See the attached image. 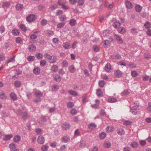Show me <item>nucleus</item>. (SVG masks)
I'll return each instance as SVG.
<instances>
[{
    "mask_svg": "<svg viewBox=\"0 0 151 151\" xmlns=\"http://www.w3.org/2000/svg\"><path fill=\"white\" fill-rule=\"evenodd\" d=\"M20 139L21 137L19 136L16 135L14 138V142H17L19 141L20 140Z\"/></svg>",
    "mask_w": 151,
    "mask_h": 151,
    "instance_id": "473e14b6",
    "label": "nucleus"
},
{
    "mask_svg": "<svg viewBox=\"0 0 151 151\" xmlns=\"http://www.w3.org/2000/svg\"><path fill=\"white\" fill-rule=\"evenodd\" d=\"M70 45V44L68 42H67L65 43L63 45V47L66 49H68L69 48V47Z\"/></svg>",
    "mask_w": 151,
    "mask_h": 151,
    "instance_id": "bb28decb",
    "label": "nucleus"
},
{
    "mask_svg": "<svg viewBox=\"0 0 151 151\" xmlns=\"http://www.w3.org/2000/svg\"><path fill=\"white\" fill-rule=\"evenodd\" d=\"M96 127V125L94 123L90 124L88 126V128L91 129H93Z\"/></svg>",
    "mask_w": 151,
    "mask_h": 151,
    "instance_id": "a19ab883",
    "label": "nucleus"
},
{
    "mask_svg": "<svg viewBox=\"0 0 151 151\" xmlns=\"http://www.w3.org/2000/svg\"><path fill=\"white\" fill-rule=\"evenodd\" d=\"M47 63L46 61L45 60H41L40 62V65L42 67L45 66Z\"/></svg>",
    "mask_w": 151,
    "mask_h": 151,
    "instance_id": "cd10ccee",
    "label": "nucleus"
},
{
    "mask_svg": "<svg viewBox=\"0 0 151 151\" xmlns=\"http://www.w3.org/2000/svg\"><path fill=\"white\" fill-rule=\"evenodd\" d=\"M99 136L101 139H103L106 137V134L104 132H102L100 134Z\"/></svg>",
    "mask_w": 151,
    "mask_h": 151,
    "instance_id": "4c0bfd02",
    "label": "nucleus"
},
{
    "mask_svg": "<svg viewBox=\"0 0 151 151\" xmlns=\"http://www.w3.org/2000/svg\"><path fill=\"white\" fill-rule=\"evenodd\" d=\"M84 2V0H78L77 1L78 4L80 6L82 5L83 4Z\"/></svg>",
    "mask_w": 151,
    "mask_h": 151,
    "instance_id": "052dcab7",
    "label": "nucleus"
},
{
    "mask_svg": "<svg viewBox=\"0 0 151 151\" xmlns=\"http://www.w3.org/2000/svg\"><path fill=\"white\" fill-rule=\"evenodd\" d=\"M14 84L15 86L19 87L21 85V83L19 81H16L14 82Z\"/></svg>",
    "mask_w": 151,
    "mask_h": 151,
    "instance_id": "58836bf2",
    "label": "nucleus"
},
{
    "mask_svg": "<svg viewBox=\"0 0 151 151\" xmlns=\"http://www.w3.org/2000/svg\"><path fill=\"white\" fill-rule=\"evenodd\" d=\"M74 106L73 103L72 102H69L67 103V106L68 108H72Z\"/></svg>",
    "mask_w": 151,
    "mask_h": 151,
    "instance_id": "c9c22d12",
    "label": "nucleus"
},
{
    "mask_svg": "<svg viewBox=\"0 0 151 151\" xmlns=\"http://www.w3.org/2000/svg\"><path fill=\"white\" fill-rule=\"evenodd\" d=\"M27 59L29 61H32L35 60V57L33 56L30 55L28 57Z\"/></svg>",
    "mask_w": 151,
    "mask_h": 151,
    "instance_id": "ea45409f",
    "label": "nucleus"
},
{
    "mask_svg": "<svg viewBox=\"0 0 151 151\" xmlns=\"http://www.w3.org/2000/svg\"><path fill=\"white\" fill-rule=\"evenodd\" d=\"M35 56L38 59H41L42 58V55L41 53H39L36 54Z\"/></svg>",
    "mask_w": 151,
    "mask_h": 151,
    "instance_id": "6e6d98bb",
    "label": "nucleus"
},
{
    "mask_svg": "<svg viewBox=\"0 0 151 151\" xmlns=\"http://www.w3.org/2000/svg\"><path fill=\"white\" fill-rule=\"evenodd\" d=\"M62 141L64 143H66L69 142L70 139L69 137L67 136H64L61 138Z\"/></svg>",
    "mask_w": 151,
    "mask_h": 151,
    "instance_id": "1a4fd4ad",
    "label": "nucleus"
},
{
    "mask_svg": "<svg viewBox=\"0 0 151 151\" xmlns=\"http://www.w3.org/2000/svg\"><path fill=\"white\" fill-rule=\"evenodd\" d=\"M78 42L75 41L73 43L72 45V48L73 49L76 48L77 47V45L78 44Z\"/></svg>",
    "mask_w": 151,
    "mask_h": 151,
    "instance_id": "69168bd1",
    "label": "nucleus"
},
{
    "mask_svg": "<svg viewBox=\"0 0 151 151\" xmlns=\"http://www.w3.org/2000/svg\"><path fill=\"white\" fill-rule=\"evenodd\" d=\"M130 146L133 148H137L139 145L138 143L136 141H133L130 144Z\"/></svg>",
    "mask_w": 151,
    "mask_h": 151,
    "instance_id": "0eeeda50",
    "label": "nucleus"
},
{
    "mask_svg": "<svg viewBox=\"0 0 151 151\" xmlns=\"http://www.w3.org/2000/svg\"><path fill=\"white\" fill-rule=\"evenodd\" d=\"M54 79L57 82H60L61 80V78L59 75H56Z\"/></svg>",
    "mask_w": 151,
    "mask_h": 151,
    "instance_id": "b1692460",
    "label": "nucleus"
},
{
    "mask_svg": "<svg viewBox=\"0 0 151 151\" xmlns=\"http://www.w3.org/2000/svg\"><path fill=\"white\" fill-rule=\"evenodd\" d=\"M118 32L120 33L123 34L125 33L126 31L125 29L122 27H119L118 29Z\"/></svg>",
    "mask_w": 151,
    "mask_h": 151,
    "instance_id": "4be33fe9",
    "label": "nucleus"
},
{
    "mask_svg": "<svg viewBox=\"0 0 151 151\" xmlns=\"http://www.w3.org/2000/svg\"><path fill=\"white\" fill-rule=\"evenodd\" d=\"M36 49V47L34 44H32L29 45L28 47L29 50L31 52L35 51Z\"/></svg>",
    "mask_w": 151,
    "mask_h": 151,
    "instance_id": "9b49d317",
    "label": "nucleus"
},
{
    "mask_svg": "<svg viewBox=\"0 0 151 151\" xmlns=\"http://www.w3.org/2000/svg\"><path fill=\"white\" fill-rule=\"evenodd\" d=\"M48 147L47 145H45L42 146L41 149L43 151H47L48 149Z\"/></svg>",
    "mask_w": 151,
    "mask_h": 151,
    "instance_id": "de8ad7c7",
    "label": "nucleus"
},
{
    "mask_svg": "<svg viewBox=\"0 0 151 151\" xmlns=\"http://www.w3.org/2000/svg\"><path fill=\"white\" fill-rule=\"evenodd\" d=\"M5 30V28L3 26H1L0 27V32L1 34L3 33Z\"/></svg>",
    "mask_w": 151,
    "mask_h": 151,
    "instance_id": "680f3d73",
    "label": "nucleus"
},
{
    "mask_svg": "<svg viewBox=\"0 0 151 151\" xmlns=\"http://www.w3.org/2000/svg\"><path fill=\"white\" fill-rule=\"evenodd\" d=\"M150 25V23L148 21L146 22L144 24L145 27L147 29L149 28Z\"/></svg>",
    "mask_w": 151,
    "mask_h": 151,
    "instance_id": "0e129e2a",
    "label": "nucleus"
},
{
    "mask_svg": "<svg viewBox=\"0 0 151 151\" xmlns=\"http://www.w3.org/2000/svg\"><path fill=\"white\" fill-rule=\"evenodd\" d=\"M45 141L44 138L41 136H39L37 139V142L41 144H43L44 143Z\"/></svg>",
    "mask_w": 151,
    "mask_h": 151,
    "instance_id": "39448f33",
    "label": "nucleus"
},
{
    "mask_svg": "<svg viewBox=\"0 0 151 151\" xmlns=\"http://www.w3.org/2000/svg\"><path fill=\"white\" fill-rule=\"evenodd\" d=\"M69 24L72 26H75L76 24V21L74 19H71L69 22Z\"/></svg>",
    "mask_w": 151,
    "mask_h": 151,
    "instance_id": "dca6fc26",
    "label": "nucleus"
},
{
    "mask_svg": "<svg viewBox=\"0 0 151 151\" xmlns=\"http://www.w3.org/2000/svg\"><path fill=\"white\" fill-rule=\"evenodd\" d=\"M142 9V7L139 5H137L135 6V10L137 12H140Z\"/></svg>",
    "mask_w": 151,
    "mask_h": 151,
    "instance_id": "2f4dec72",
    "label": "nucleus"
},
{
    "mask_svg": "<svg viewBox=\"0 0 151 151\" xmlns=\"http://www.w3.org/2000/svg\"><path fill=\"white\" fill-rule=\"evenodd\" d=\"M129 92L127 90H125L121 93V95L122 96H127L129 94Z\"/></svg>",
    "mask_w": 151,
    "mask_h": 151,
    "instance_id": "8fccbe9b",
    "label": "nucleus"
},
{
    "mask_svg": "<svg viewBox=\"0 0 151 151\" xmlns=\"http://www.w3.org/2000/svg\"><path fill=\"white\" fill-rule=\"evenodd\" d=\"M125 4L127 8L130 9L132 8L133 7L132 3L129 1H126Z\"/></svg>",
    "mask_w": 151,
    "mask_h": 151,
    "instance_id": "9d476101",
    "label": "nucleus"
},
{
    "mask_svg": "<svg viewBox=\"0 0 151 151\" xmlns=\"http://www.w3.org/2000/svg\"><path fill=\"white\" fill-rule=\"evenodd\" d=\"M103 43L104 44L103 46L105 45L106 47H107L110 45L109 41L108 40H104L103 42Z\"/></svg>",
    "mask_w": 151,
    "mask_h": 151,
    "instance_id": "49530a36",
    "label": "nucleus"
},
{
    "mask_svg": "<svg viewBox=\"0 0 151 151\" xmlns=\"http://www.w3.org/2000/svg\"><path fill=\"white\" fill-rule=\"evenodd\" d=\"M145 57L147 60H149L151 58V55L148 53H146L145 54Z\"/></svg>",
    "mask_w": 151,
    "mask_h": 151,
    "instance_id": "37998d69",
    "label": "nucleus"
},
{
    "mask_svg": "<svg viewBox=\"0 0 151 151\" xmlns=\"http://www.w3.org/2000/svg\"><path fill=\"white\" fill-rule=\"evenodd\" d=\"M20 28L23 31H25L27 30L25 26L23 24H21L20 26Z\"/></svg>",
    "mask_w": 151,
    "mask_h": 151,
    "instance_id": "4d7b16f0",
    "label": "nucleus"
},
{
    "mask_svg": "<svg viewBox=\"0 0 151 151\" xmlns=\"http://www.w3.org/2000/svg\"><path fill=\"white\" fill-rule=\"evenodd\" d=\"M57 59L56 57L55 56H53V57L51 60H49V62L50 63H55L57 60Z\"/></svg>",
    "mask_w": 151,
    "mask_h": 151,
    "instance_id": "72a5a7b5",
    "label": "nucleus"
},
{
    "mask_svg": "<svg viewBox=\"0 0 151 151\" xmlns=\"http://www.w3.org/2000/svg\"><path fill=\"white\" fill-rule=\"evenodd\" d=\"M12 136L11 134L5 135L3 137V139L4 140H9L12 137Z\"/></svg>",
    "mask_w": 151,
    "mask_h": 151,
    "instance_id": "6ab92c4d",
    "label": "nucleus"
},
{
    "mask_svg": "<svg viewBox=\"0 0 151 151\" xmlns=\"http://www.w3.org/2000/svg\"><path fill=\"white\" fill-rule=\"evenodd\" d=\"M114 37L115 38L116 40L119 44H122L123 43V39L119 35L115 34Z\"/></svg>",
    "mask_w": 151,
    "mask_h": 151,
    "instance_id": "f03ea898",
    "label": "nucleus"
},
{
    "mask_svg": "<svg viewBox=\"0 0 151 151\" xmlns=\"http://www.w3.org/2000/svg\"><path fill=\"white\" fill-rule=\"evenodd\" d=\"M10 4L7 2H3L2 4V7H7L9 6Z\"/></svg>",
    "mask_w": 151,
    "mask_h": 151,
    "instance_id": "e433bc0d",
    "label": "nucleus"
},
{
    "mask_svg": "<svg viewBox=\"0 0 151 151\" xmlns=\"http://www.w3.org/2000/svg\"><path fill=\"white\" fill-rule=\"evenodd\" d=\"M131 149L129 147H127L124 148V151H131Z\"/></svg>",
    "mask_w": 151,
    "mask_h": 151,
    "instance_id": "774afa93",
    "label": "nucleus"
},
{
    "mask_svg": "<svg viewBox=\"0 0 151 151\" xmlns=\"http://www.w3.org/2000/svg\"><path fill=\"white\" fill-rule=\"evenodd\" d=\"M139 111V110L138 109L135 108H131L130 111V112L134 115H136Z\"/></svg>",
    "mask_w": 151,
    "mask_h": 151,
    "instance_id": "f8f14e48",
    "label": "nucleus"
},
{
    "mask_svg": "<svg viewBox=\"0 0 151 151\" xmlns=\"http://www.w3.org/2000/svg\"><path fill=\"white\" fill-rule=\"evenodd\" d=\"M148 106L147 110L148 112H151V102H149L148 104Z\"/></svg>",
    "mask_w": 151,
    "mask_h": 151,
    "instance_id": "5fc2aeb1",
    "label": "nucleus"
},
{
    "mask_svg": "<svg viewBox=\"0 0 151 151\" xmlns=\"http://www.w3.org/2000/svg\"><path fill=\"white\" fill-rule=\"evenodd\" d=\"M19 31L17 29H14L12 30V33L13 35L17 36L19 33Z\"/></svg>",
    "mask_w": 151,
    "mask_h": 151,
    "instance_id": "2eb2a0df",
    "label": "nucleus"
},
{
    "mask_svg": "<svg viewBox=\"0 0 151 151\" xmlns=\"http://www.w3.org/2000/svg\"><path fill=\"white\" fill-rule=\"evenodd\" d=\"M23 5L22 4H18L16 6L15 8L18 11H21L23 8Z\"/></svg>",
    "mask_w": 151,
    "mask_h": 151,
    "instance_id": "6e6552de",
    "label": "nucleus"
},
{
    "mask_svg": "<svg viewBox=\"0 0 151 151\" xmlns=\"http://www.w3.org/2000/svg\"><path fill=\"white\" fill-rule=\"evenodd\" d=\"M114 75L116 77L120 78L122 75V73L119 70L115 71L114 72Z\"/></svg>",
    "mask_w": 151,
    "mask_h": 151,
    "instance_id": "20e7f679",
    "label": "nucleus"
},
{
    "mask_svg": "<svg viewBox=\"0 0 151 151\" xmlns=\"http://www.w3.org/2000/svg\"><path fill=\"white\" fill-rule=\"evenodd\" d=\"M113 128L112 126H108L106 129V131L108 132H111L113 130Z\"/></svg>",
    "mask_w": 151,
    "mask_h": 151,
    "instance_id": "f704fd0d",
    "label": "nucleus"
},
{
    "mask_svg": "<svg viewBox=\"0 0 151 151\" xmlns=\"http://www.w3.org/2000/svg\"><path fill=\"white\" fill-rule=\"evenodd\" d=\"M111 145V144L110 142H105L104 144V147L106 148H109Z\"/></svg>",
    "mask_w": 151,
    "mask_h": 151,
    "instance_id": "09e8293b",
    "label": "nucleus"
},
{
    "mask_svg": "<svg viewBox=\"0 0 151 151\" xmlns=\"http://www.w3.org/2000/svg\"><path fill=\"white\" fill-rule=\"evenodd\" d=\"M10 96L11 99L13 101H15L17 99L16 95L14 93H11L10 94Z\"/></svg>",
    "mask_w": 151,
    "mask_h": 151,
    "instance_id": "f3484780",
    "label": "nucleus"
},
{
    "mask_svg": "<svg viewBox=\"0 0 151 151\" xmlns=\"http://www.w3.org/2000/svg\"><path fill=\"white\" fill-rule=\"evenodd\" d=\"M36 18L37 17L35 15L31 14L27 17L26 20L28 22L30 23L35 20Z\"/></svg>",
    "mask_w": 151,
    "mask_h": 151,
    "instance_id": "f257e3e1",
    "label": "nucleus"
},
{
    "mask_svg": "<svg viewBox=\"0 0 151 151\" xmlns=\"http://www.w3.org/2000/svg\"><path fill=\"white\" fill-rule=\"evenodd\" d=\"M70 113L72 114H76L77 113V111L76 109H73L71 110Z\"/></svg>",
    "mask_w": 151,
    "mask_h": 151,
    "instance_id": "338daca9",
    "label": "nucleus"
},
{
    "mask_svg": "<svg viewBox=\"0 0 151 151\" xmlns=\"http://www.w3.org/2000/svg\"><path fill=\"white\" fill-rule=\"evenodd\" d=\"M47 21L45 19H43L41 22V25L42 26L46 25L47 24Z\"/></svg>",
    "mask_w": 151,
    "mask_h": 151,
    "instance_id": "c03bdc74",
    "label": "nucleus"
},
{
    "mask_svg": "<svg viewBox=\"0 0 151 151\" xmlns=\"http://www.w3.org/2000/svg\"><path fill=\"white\" fill-rule=\"evenodd\" d=\"M28 117V115L26 112H24L23 113L22 118L24 120H26L27 119Z\"/></svg>",
    "mask_w": 151,
    "mask_h": 151,
    "instance_id": "e2e57ef3",
    "label": "nucleus"
},
{
    "mask_svg": "<svg viewBox=\"0 0 151 151\" xmlns=\"http://www.w3.org/2000/svg\"><path fill=\"white\" fill-rule=\"evenodd\" d=\"M104 70L107 72H109L111 71V65L109 63H107L106 65L104 67Z\"/></svg>",
    "mask_w": 151,
    "mask_h": 151,
    "instance_id": "423d86ee",
    "label": "nucleus"
},
{
    "mask_svg": "<svg viewBox=\"0 0 151 151\" xmlns=\"http://www.w3.org/2000/svg\"><path fill=\"white\" fill-rule=\"evenodd\" d=\"M40 69L39 68H35L33 70L34 73L36 75L39 74L40 72Z\"/></svg>",
    "mask_w": 151,
    "mask_h": 151,
    "instance_id": "ddd939ff",
    "label": "nucleus"
},
{
    "mask_svg": "<svg viewBox=\"0 0 151 151\" xmlns=\"http://www.w3.org/2000/svg\"><path fill=\"white\" fill-rule=\"evenodd\" d=\"M35 95L36 97L40 98L42 96V93L40 91H38L35 92Z\"/></svg>",
    "mask_w": 151,
    "mask_h": 151,
    "instance_id": "c756f323",
    "label": "nucleus"
},
{
    "mask_svg": "<svg viewBox=\"0 0 151 151\" xmlns=\"http://www.w3.org/2000/svg\"><path fill=\"white\" fill-rule=\"evenodd\" d=\"M69 69L70 72L71 73H74L76 70V69L73 65H71L70 66Z\"/></svg>",
    "mask_w": 151,
    "mask_h": 151,
    "instance_id": "a211bd4d",
    "label": "nucleus"
},
{
    "mask_svg": "<svg viewBox=\"0 0 151 151\" xmlns=\"http://www.w3.org/2000/svg\"><path fill=\"white\" fill-rule=\"evenodd\" d=\"M99 84L100 87H102L104 86L105 84V82L104 80H101L99 82Z\"/></svg>",
    "mask_w": 151,
    "mask_h": 151,
    "instance_id": "3c124183",
    "label": "nucleus"
},
{
    "mask_svg": "<svg viewBox=\"0 0 151 151\" xmlns=\"http://www.w3.org/2000/svg\"><path fill=\"white\" fill-rule=\"evenodd\" d=\"M86 145V143L83 140H81L80 142V146L81 147H83Z\"/></svg>",
    "mask_w": 151,
    "mask_h": 151,
    "instance_id": "603ef678",
    "label": "nucleus"
},
{
    "mask_svg": "<svg viewBox=\"0 0 151 151\" xmlns=\"http://www.w3.org/2000/svg\"><path fill=\"white\" fill-rule=\"evenodd\" d=\"M96 94L98 97H101L103 96V92L100 89H98L96 92Z\"/></svg>",
    "mask_w": 151,
    "mask_h": 151,
    "instance_id": "5701e85b",
    "label": "nucleus"
},
{
    "mask_svg": "<svg viewBox=\"0 0 151 151\" xmlns=\"http://www.w3.org/2000/svg\"><path fill=\"white\" fill-rule=\"evenodd\" d=\"M117 133L120 135H124V131L122 129H120L118 130Z\"/></svg>",
    "mask_w": 151,
    "mask_h": 151,
    "instance_id": "a18cd8bd",
    "label": "nucleus"
},
{
    "mask_svg": "<svg viewBox=\"0 0 151 151\" xmlns=\"http://www.w3.org/2000/svg\"><path fill=\"white\" fill-rule=\"evenodd\" d=\"M6 96H5V94L3 92H1L0 93V98L2 99H6Z\"/></svg>",
    "mask_w": 151,
    "mask_h": 151,
    "instance_id": "864d4df0",
    "label": "nucleus"
},
{
    "mask_svg": "<svg viewBox=\"0 0 151 151\" xmlns=\"http://www.w3.org/2000/svg\"><path fill=\"white\" fill-rule=\"evenodd\" d=\"M120 25L121 23L119 21H116L113 24V26L115 28H116L119 26L120 27Z\"/></svg>",
    "mask_w": 151,
    "mask_h": 151,
    "instance_id": "4468645a",
    "label": "nucleus"
},
{
    "mask_svg": "<svg viewBox=\"0 0 151 151\" xmlns=\"http://www.w3.org/2000/svg\"><path fill=\"white\" fill-rule=\"evenodd\" d=\"M61 127L63 129L66 130L70 128V125L69 123L65 122L62 125Z\"/></svg>",
    "mask_w": 151,
    "mask_h": 151,
    "instance_id": "7ed1b4c3",
    "label": "nucleus"
},
{
    "mask_svg": "<svg viewBox=\"0 0 151 151\" xmlns=\"http://www.w3.org/2000/svg\"><path fill=\"white\" fill-rule=\"evenodd\" d=\"M59 19L60 21L63 22L66 20L67 17L65 15H63L59 17Z\"/></svg>",
    "mask_w": 151,
    "mask_h": 151,
    "instance_id": "7c9ffc66",
    "label": "nucleus"
},
{
    "mask_svg": "<svg viewBox=\"0 0 151 151\" xmlns=\"http://www.w3.org/2000/svg\"><path fill=\"white\" fill-rule=\"evenodd\" d=\"M9 147L11 150H13L17 149L15 145L13 143H11L9 145Z\"/></svg>",
    "mask_w": 151,
    "mask_h": 151,
    "instance_id": "c85d7f7f",
    "label": "nucleus"
},
{
    "mask_svg": "<svg viewBox=\"0 0 151 151\" xmlns=\"http://www.w3.org/2000/svg\"><path fill=\"white\" fill-rule=\"evenodd\" d=\"M52 89L53 90H57L59 89V87L57 85L54 84L52 86Z\"/></svg>",
    "mask_w": 151,
    "mask_h": 151,
    "instance_id": "bf43d9fd",
    "label": "nucleus"
},
{
    "mask_svg": "<svg viewBox=\"0 0 151 151\" xmlns=\"http://www.w3.org/2000/svg\"><path fill=\"white\" fill-rule=\"evenodd\" d=\"M22 40L20 37H17L16 39V42L17 43L20 44L22 42Z\"/></svg>",
    "mask_w": 151,
    "mask_h": 151,
    "instance_id": "79ce46f5",
    "label": "nucleus"
},
{
    "mask_svg": "<svg viewBox=\"0 0 151 151\" xmlns=\"http://www.w3.org/2000/svg\"><path fill=\"white\" fill-rule=\"evenodd\" d=\"M58 69V67L56 65H53L51 68V70L54 72H56Z\"/></svg>",
    "mask_w": 151,
    "mask_h": 151,
    "instance_id": "412c9836",
    "label": "nucleus"
},
{
    "mask_svg": "<svg viewBox=\"0 0 151 151\" xmlns=\"http://www.w3.org/2000/svg\"><path fill=\"white\" fill-rule=\"evenodd\" d=\"M36 133L38 134H40L42 133V130L40 128L36 129L35 130Z\"/></svg>",
    "mask_w": 151,
    "mask_h": 151,
    "instance_id": "13d9d810",
    "label": "nucleus"
},
{
    "mask_svg": "<svg viewBox=\"0 0 151 151\" xmlns=\"http://www.w3.org/2000/svg\"><path fill=\"white\" fill-rule=\"evenodd\" d=\"M68 92L70 95L74 96H76L78 95L76 91H74L70 90L68 91Z\"/></svg>",
    "mask_w": 151,
    "mask_h": 151,
    "instance_id": "aec40b11",
    "label": "nucleus"
},
{
    "mask_svg": "<svg viewBox=\"0 0 151 151\" xmlns=\"http://www.w3.org/2000/svg\"><path fill=\"white\" fill-rule=\"evenodd\" d=\"M108 101L110 103H114L117 101V99L114 98H109L108 99Z\"/></svg>",
    "mask_w": 151,
    "mask_h": 151,
    "instance_id": "393cba45",
    "label": "nucleus"
},
{
    "mask_svg": "<svg viewBox=\"0 0 151 151\" xmlns=\"http://www.w3.org/2000/svg\"><path fill=\"white\" fill-rule=\"evenodd\" d=\"M65 24V23L64 22L59 23L57 24V28H58L60 29L64 27Z\"/></svg>",
    "mask_w": 151,
    "mask_h": 151,
    "instance_id": "a878e982",
    "label": "nucleus"
}]
</instances>
